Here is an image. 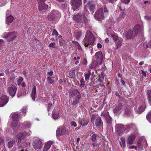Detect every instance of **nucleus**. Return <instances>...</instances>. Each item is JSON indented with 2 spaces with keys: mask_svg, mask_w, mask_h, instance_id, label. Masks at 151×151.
<instances>
[{
  "mask_svg": "<svg viewBox=\"0 0 151 151\" xmlns=\"http://www.w3.org/2000/svg\"><path fill=\"white\" fill-rule=\"evenodd\" d=\"M87 64V61L86 58H84L83 59V62H82V64L84 65H86Z\"/></svg>",
  "mask_w": 151,
  "mask_h": 151,
  "instance_id": "57",
  "label": "nucleus"
},
{
  "mask_svg": "<svg viewBox=\"0 0 151 151\" xmlns=\"http://www.w3.org/2000/svg\"><path fill=\"white\" fill-rule=\"evenodd\" d=\"M124 111L126 115L130 116L132 114V110L131 107L129 106H126L125 109Z\"/></svg>",
  "mask_w": 151,
  "mask_h": 151,
  "instance_id": "27",
  "label": "nucleus"
},
{
  "mask_svg": "<svg viewBox=\"0 0 151 151\" xmlns=\"http://www.w3.org/2000/svg\"><path fill=\"white\" fill-rule=\"evenodd\" d=\"M91 137V140L93 142H96V137H97V135L95 134H93Z\"/></svg>",
  "mask_w": 151,
  "mask_h": 151,
  "instance_id": "42",
  "label": "nucleus"
},
{
  "mask_svg": "<svg viewBox=\"0 0 151 151\" xmlns=\"http://www.w3.org/2000/svg\"><path fill=\"white\" fill-rule=\"evenodd\" d=\"M9 101V97L6 95L1 96L0 98V107H2L6 105Z\"/></svg>",
  "mask_w": 151,
  "mask_h": 151,
  "instance_id": "12",
  "label": "nucleus"
},
{
  "mask_svg": "<svg viewBox=\"0 0 151 151\" xmlns=\"http://www.w3.org/2000/svg\"><path fill=\"white\" fill-rule=\"evenodd\" d=\"M52 116L54 119H58L59 117V111L57 109H54L52 111Z\"/></svg>",
  "mask_w": 151,
  "mask_h": 151,
  "instance_id": "20",
  "label": "nucleus"
},
{
  "mask_svg": "<svg viewBox=\"0 0 151 151\" xmlns=\"http://www.w3.org/2000/svg\"><path fill=\"white\" fill-rule=\"evenodd\" d=\"M73 18L75 21L78 22H85V24L86 23V18L83 14L80 13L75 15L73 17Z\"/></svg>",
  "mask_w": 151,
  "mask_h": 151,
  "instance_id": "7",
  "label": "nucleus"
},
{
  "mask_svg": "<svg viewBox=\"0 0 151 151\" xmlns=\"http://www.w3.org/2000/svg\"><path fill=\"white\" fill-rule=\"evenodd\" d=\"M146 105L144 103L142 105L139 107L137 109H135L136 112L138 114H140L144 111L146 108Z\"/></svg>",
  "mask_w": 151,
  "mask_h": 151,
  "instance_id": "19",
  "label": "nucleus"
},
{
  "mask_svg": "<svg viewBox=\"0 0 151 151\" xmlns=\"http://www.w3.org/2000/svg\"><path fill=\"white\" fill-rule=\"evenodd\" d=\"M95 5L91 3V1H89L86 4H85L84 9L86 11H88V8L89 9L90 12L93 14L94 12V9L95 8Z\"/></svg>",
  "mask_w": 151,
  "mask_h": 151,
  "instance_id": "13",
  "label": "nucleus"
},
{
  "mask_svg": "<svg viewBox=\"0 0 151 151\" xmlns=\"http://www.w3.org/2000/svg\"><path fill=\"white\" fill-rule=\"evenodd\" d=\"M60 17V13L59 11L52 10L49 15L48 16L47 18L50 21H53L54 20L58 19Z\"/></svg>",
  "mask_w": 151,
  "mask_h": 151,
  "instance_id": "4",
  "label": "nucleus"
},
{
  "mask_svg": "<svg viewBox=\"0 0 151 151\" xmlns=\"http://www.w3.org/2000/svg\"><path fill=\"white\" fill-rule=\"evenodd\" d=\"M3 37L5 38H9L8 41H10L14 40L17 36V33L15 32H12L8 33L5 32L3 35Z\"/></svg>",
  "mask_w": 151,
  "mask_h": 151,
  "instance_id": "6",
  "label": "nucleus"
},
{
  "mask_svg": "<svg viewBox=\"0 0 151 151\" xmlns=\"http://www.w3.org/2000/svg\"><path fill=\"white\" fill-rule=\"evenodd\" d=\"M47 80L48 83H49L52 84L54 82V80H53L50 77H49L47 78Z\"/></svg>",
  "mask_w": 151,
  "mask_h": 151,
  "instance_id": "47",
  "label": "nucleus"
},
{
  "mask_svg": "<svg viewBox=\"0 0 151 151\" xmlns=\"http://www.w3.org/2000/svg\"><path fill=\"white\" fill-rule=\"evenodd\" d=\"M95 125L96 127H101L103 126V122L101 118L99 116L96 119L95 122Z\"/></svg>",
  "mask_w": 151,
  "mask_h": 151,
  "instance_id": "22",
  "label": "nucleus"
},
{
  "mask_svg": "<svg viewBox=\"0 0 151 151\" xmlns=\"http://www.w3.org/2000/svg\"><path fill=\"white\" fill-rule=\"evenodd\" d=\"M32 145L35 150L41 148L42 146L41 141L39 139L35 140L33 142Z\"/></svg>",
  "mask_w": 151,
  "mask_h": 151,
  "instance_id": "15",
  "label": "nucleus"
},
{
  "mask_svg": "<svg viewBox=\"0 0 151 151\" xmlns=\"http://www.w3.org/2000/svg\"><path fill=\"white\" fill-rule=\"evenodd\" d=\"M105 13L108 12L106 8L104 7V9L103 8H101L99 9L95 14V18L98 19H103L104 18L103 11Z\"/></svg>",
  "mask_w": 151,
  "mask_h": 151,
  "instance_id": "5",
  "label": "nucleus"
},
{
  "mask_svg": "<svg viewBox=\"0 0 151 151\" xmlns=\"http://www.w3.org/2000/svg\"><path fill=\"white\" fill-rule=\"evenodd\" d=\"M15 143L14 140L10 141L8 143V147L9 148H11Z\"/></svg>",
  "mask_w": 151,
  "mask_h": 151,
  "instance_id": "36",
  "label": "nucleus"
},
{
  "mask_svg": "<svg viewBox=\"0 0 151 151\" xmlns=\"http://www.w3.org/2000/svg\"><path fill=\"white\" fill-rule=\"evenodd\" d=\"M135 137L134 134H131L128 137L127 140V146H130L133 143V141L135 140Z\"/></svg>",
  "mask_w": 151,
  "mask_h": 151,
  "instance_id": "18",
  "label": "nucleus"
},
{
  "mask_svg": "<svg viewBox=\"0 0 151 151\" xmlns=\"http://www.w3.org/2000/svg\"><path fill=\"white\" fill-rule=\"evenodd\" d=\"M89 122V120L87 119L82 118L79 120V122L83 126H86Z\"/></svg>",
  "mask_w": 151,
  "mask_h": 151,
  "instance_id": "24",
  "label": "nucleus"
},
{
  "mask_svg": "<svg viewBox=\"0 0 151 151\" xmlns=\"http://www.w3.org/2000/svg\"><path fill=\"white\" fill-rule=\"evenodd\" d=\"M101 116L102 117H104L105 119L110 116L109 112L107 111H104L102 112Z\"/></svg>",
  "mask_w": 151,
  "mask_h": 151,
  "instance_id": "32",
  "label": "nucleus"
},
{
  "mask_svg": "<svg viewBox=\"0 0 151 151\" xmlns=\"http://www.w3.org/2000/svg\"><path fill=\"white\" fill-rule=\"evenodd\" d=\"M115 94L116 96L118 97L119 99H121L122 98L121 96L119 95L118 91H116L115 93Z\"/></svg>",
  "mask_w": 151,
  "mask_h": 151,
  "instance_id": "61",
  "label": "nucleus"
},
{
  "mask_svg": "<svg viewBox=\"0 0 151 151\" xmlns=\"http://www.w3.org/2000/svg\"><path fill=\"white\" fill-rule=\"evenodd\" d=\"M52 104H48L47 105V110L48 111H49L50 110V109L51 108V107H52Z\"/></svg>",
  "mask_w": 151,
  "mask_h": 151,
  "instance_id": "55",
  "label": "nucleus"
},
{
  "mask_svg": "<svg viewBox=\"0 0 151 151\" xmlns=\"http://www.w3.org/2000/svg\"><path fill=\"white\" fill-rule=\"evenodd\" d=\"M101 145V142L99 143H98L97 142V141L96 142H93L92 143V145L93 147L99 146Z\"/></svg>",
  "mask_w": 151,
  "mask_h": 151,
  "instance_id": "46",
  "label": "nucleus"
},
{
  "mask_svg": "<svg viewBox=\"0 0 151 151\" xmlns=\"http://www.w3.org/2000/svg\"><path fill=\"white\" fill-rule=\"evenodd\" d=\"M66 132L65 128L64 126H61L58 127L56 131V135L57 137L60 136L64 135Z\"/></svg>",
  "mask_w": 151,
  "mask_h": 151,
  "instance_id": "9",
  "label": "nucleus"
},
{
  "mask_svg": "<svg viewBox=\"0 0 151 151\" xmlns=\"http://www.w3.org/2000/svg\"><path fill=\"white\" fill-rule=\"evenodd\" d=\"M111 35L115 42L119 38L115 34H111Z\"/></svg>",
  "mask_w": 151,
  "mask_h": 151,
  "instance_id": "45",
  "label": "nucleus"
},
{
  "mask_svg": "<svg viewBox=\"0 0 151 151\" xmlns=\"http://www.w3.org/2000/svg\"><path fill=\"white\" fill-rule=\"evenodd\" d=\"M143 46L145 49L148 47L151 48V40L148 43H147L146 42L144 43L143 44Z\"/></svg>",
  "mask_w": 151,
  "mask_h": 151,
  "instance_id": "37",
  "label": "nucleus"
},
{
  "mask_svg": "<svg viewBox=\"0 0 151 151\" xmlns=\"http://www.w3.org/2000/svg\"><path fill=\"white\" fill-rule=\"evenodd\" d=\"M21 145V146L22 145H23L24 146H25V148L26 147H30V143L29 142H24L23 143H22L21 144H20Z\"/></svg>",
  "mask_w": 151,
  "mask_h": 151,
  "instance_id": "39",
  "label": "nucleus"
},
{
  "mask_svg": "<svg viewBox=\"0 0 151 151\" xmlns=\"http://www.w3.org/2000/svg\"><path fill=\"white\" fill-rule=\"evenodd\" d=\"M122 0V2L123 3H124L125 4H126L129 3L130 1V0Z\"/></svg>",
  "mask_w": 151,
  "mask_h": 151,
  "instance_id": "62",
  "label": "nucleus"
},
{
  "mask_svg": "<svg viewBox=\"0 0 151 151\" xmlns=\"http://www.w3.org/2000/svg\"><path fill=\"white\" fill-rule=\"evenodd\" d=\"M106 120L107 123L109 125L110 127H111L110 126L111 125L112 122V118L111 117V116H110L109 117L106 119Z\"/></svg>",
  "mask_w": 151,
  "mask_h": 151,
  "instance_id": "38",
  "label": "nucleus"
},
{
  "mask_svg": "<svg viewBox=\"0 0 151 151\" xmlns=\"http://www.w3.org/2000/svg\"><path fill=\"white\" fill-rule=\"evenodd\" d=\"M134 126L132 124H131L129 125H126V129H133V128Z\"/></svg>",
  "mask_w": 151,
  "mask_h": 151,
  "instance_id": "50",
  "label": "nucleus"
},
{
  "mask_svg": "<svg viewBox=\"0 0 151 151\" xmlns=\"http://www.w3.org/2000/svg\"><path fill=\"white\" fill-rule=\"evenodd\" d=\"M75 35L77 38L78 39L82 35V32L81 31L78 30L76 32Z\"/></svg>",
  "mask_w": 151,
  "mask_h": 151,
  "instance_id": "44",
  "label": "nucleus"
},
{
  "mask_svg": "<svg viewBox=\"0 0 151 151\" xmlns=\"http://www.w3.org/2000/svg\"><path fill=\"white\" fill-rule=\"evenodd\" d=\"M95 119V116L94 114H93L91 118V122L93 123L94 122V120Z\"/></svg>",
  "mask_w": 151,
  "mask_h": 151,
  "instance_id": "59",
  "label": "nucleus"
},
{
  "mask_svg": "<svg viewBox=\"0 0 151 151\" xmlns=\"http://www.w3.org/2000/svg\"><path fill=\"white\" fill-rule=\"evenodd\" d=\"M55 43L54 42H51L49 45V46L50 47H52L53 48L55 47Z\"/></svg>",
  "mask_w": 151,
  "mask_h": 151,
  "instance_id": "60",
  "label": "nucleus"
},
{
  "mask_svg": "<svg viewBox=\"0 0 151 151\" xmlns=\"http://www.w3.org/2000/svg\"><path fill=\"white\" fill-rule=\"evenodd\" d=\"M47 74L50 76H52L53 74V72L52 71H51L50 72H47Z\"/></svg>",
  "mask_w": 151,
  "mask_h": 151,
  "instance_id": "64",
  "label": "nucleus"
},
{
  "mask_svg": "<svg viewBox=\"0 0 151 151\" xmlns=\"http://www.w3.org/2000/svg\"><path fill=\"white\" fill-rule=\"evenodd\" d=\"M98 65L97 62L96 61H93L90 65L89 68L90 69H93L95 68Z\"/></svg>",
  "mask_w": 151,
  "mask_h": 151,
  "instance_id": "30",
  "label": "nucleus"
},
{
  "mask_svg": "<svg viewBox=\"0 0 151 151\" xmlns=\"http://www.w3.org/2000/svg\"><path fill=\"white\" fill-rule=\"evenodd\" d=\"M17 89V87L15 85H13L8 88L7 92L12 98H13L15 96Z\"/></svg>",
  "mask_w": 151,
  "mask_h": 151,
  "instance_id": "10",
  "label": "nucleus"
},
{
  "mask_svg": "<svg viewBox=\"0 0 151 151\" xmlns=\"http://www.w3.org/2000/svg\"><path fill=\"white\" fill-rule=\"evenodd\" d=\"M36 86H35L32 88V90L31 93V97L32 98V100L33 101H35V100L36 97Z\"/></svg>",
  "mask_w": 151,
  "mask_h": 151,
  "instance_id": "26",
  "label": "nucleus"
},
{
  "mask_svg": "<svg viewBox=\"0 0 151 151\" xmlns=\"http://www.w3.org/2000/svg\"><path fill=\"white\" fill-rule=\"evenodd\" d=\"M115 129L119 135H121L124 133L126 129L124 127L122 124H117L115 125Z\"/></svg>",
  "mask_w": 151,
  "mask_h": 151,
  "instance_id": "11",
  "label": "nucleus"
},
{
  "mask_svg": "<svg viewBox=\"0 0 151 151\" xmlns=\"http://www.w3.org/2000/svg\"><path fill=\"white\" fill-rule=\"evenodd\" d=\"M14 122V120H12V121L11 123V125L12 127H16V126H17L18 124V122L19 121H18V120H17V122H14Z\"/></svg>",
  "mask_w": 151,
  "mask_h": 151,
  "instance_id": "48",
  "label": "nucleus"
},
{
  "mask_svg": "<svg viewBox=\"0 0 151 151\" xmlns=\"http://www.w3.org/2000/svg\"><path fill=\"white\" fill-rule=\"evenodd\" d=\"M95 55L96 60L98 61L99 63L101 65L104 58L102 53L101 51H98L96 53Z\"/></svg>",
  "mask_w": 151,
  "mask_h": 151,
  "instance_id": "17",
  "label": "nucleus"
},
{
  "mask_svg": "<svg viewBox=\"0 0 151 151\" xmlns=\"http://www.w3.org/2000/svg\"><path fill=\"white\" fill-rule=\"evenodd\" d=\"M144 19L147 20H151V16H144Z\"/></svg>",
  "mask_w": 151,
  "mask_h": 151,
  "instance_id": "54",
  "label": "nucleus"
},
{
  "mask_svg": "<svg viewBox=\"0 0 151 151\" xmlns=\"http://www.w3.org/2000/svg\"><path fill=\"white\" fill-rule=\"evenodd\" d=\"M61 7L63 9H65L67 8V5L65 4H63L62 5Z\"/></svg>",
  "mask_w": 151,
  "mask_h": 151,
  "instance_id": "63",
  "label": "nucleus"
},
{
  "mask_svg": "<svg viewBox=\"0 0 151 151\" xmlns=\"http://www.w3.org/2000/svg\"><path fill=\"white\" fill-rule=\"evenodd\" d=\"M122 104L121 103H119L113 109V111L114 113L117 114L121 113L122 110Z\"/></svg>",
  "mask_w": 151,
  "mask_h": 151,
  "instance_id": "16",
  "label": "nucleus"
},
{
  "mask_svg": "<svg viewBox=\"0 0 151 151\" xmlns=\"http://www.w3.org/2000/svg\"><path fill=\"white\" fill-rule=\"evenodd\" d=\"M24 126L28 128H30V127L31 124L29 122H24Z\"/></svg>",
  "mask_w": 151,
  "mask_h": 151,
  "instance_id": "51",
  "label": "nucleus"
},
{
  "mask_svg": "<svg viewBox=\"0 0 151 151\" xmlns=\"http://www.w3.org/2000/svg\"><path fill=\"white\" fill-rule=\"evenodd\" d=\"M14 19L13 17L11 15H10L6 17V23L8 24H9L11 23L12 22Z\"/></svg>",
  "mask_w": 151,
  "mask_h": 151,
  "instance_id": "29",
  "label": "nucleus"
},
{
  "mask_svg": "<svg viewBox=\"0 0 151 151\" xmlns=\"http://www.w3.org/2000/svg\"><path fill=\"white\" fill-rule=\"evenodd\" d=\"M46 0H39L38 1V8L40 11L44 9H46L48 7V5L46 4L45 2Z\"/></svg>",
  "mask_w": 151,
  "mask_h": 151,
  "instance_id": "14",
  "label": "nucleus"
},
{
  "mask_svg": "<svg viewBox=\"0 0 151 151\" xmlns=\"http://www.w3.org/2000/svg\"><path fill=\"white\" fill-rule=\"evenodd\" d=\"M75 91L76 92V94L77 95V96L75 100L79 102L81 99V96L80 94V92L78 91L77 90H76Z\"/></svg>",
  "mask_w": 151,
  "mask_h": 151,
  "instance_id": "34",
  "label": "nucleus"
},
{
  "mask_svg": "<svg viewBox=\"0 0 151 151\" xmlns=\"http://www.w3.org/2000/svg\"><path fill=\"white\" fill-rule=\"evenodd\" d=\"M91 74V70H89L88 71V73H85L84 76L85 80L88 82V80L89 79L90 75Z\"/></svg>",
  "mask_w": 151,
  "mask_h": 151,
  "instance_id": "35",
  "label": "nucleus"
},
{
  "mask_svg": "<svg viewBox=\"0 0 151 151\" xmlns=\"http://www.w3.org/2000/svg\"><path fill=\"white\" fill-rule=\"evenodd\" d=\"M52 144V141H48L44 146L43 151H47L50 149Z\"/></svg>",
  "mask_w": 151,
  "mask_h": 151,
  "instance_id": "25",
  "label": "nucleus"
},
{
  "mask_svg": "<svg viewBox=\"0 0 151 151\" xmlns=\"http://www.w3.org/2000/svg\"><path fill=\"white\" fill-rule=\"evenodd\" d=\"M72 8L73 11L77 10L81 5V0H71Z\"/></svg>",
  "mask_w": 151,
  "mask_h": 151,
  "instance_id": "8",
  "label": "nucleus"
},
{
  "mask_svg": "<svg viewBox=\"0 0 151 151\" xmlns=\"http://www.w3.org/2000/svg\"><path fill=\"white\" fill-rule=\"evenodd\" d=\"M94 39L91 32L87 31L86 36L83 41V43L86 47H91L93 45Z\"/></svg>",
  "mask_w": 151,
  "mask_h": 151,
  "instance_id": "2",
  "label": "nucleus"
},
{
  "mask_svg": "<svg viewBox=\"0 0 151 151\" xmlns=\"http://www.w3.org/2000/svg\"><path fill=\"white\" fill-rule=\"evenodd\" d=\"M134 33L131 30H129L125 33V35L127 39H130L133 36L137 35L138 34H142L143 32V26L139 24L136 25L133 28Z\"/></svg>",
  "mask_w": 151,
  "mask_h": 151,
  "instance_id": "1",
  "label": "nucleus"
},
{
  "mask_svg": "<svg viewBox=\"0 0 151 151\" xmlns=\"http://www.w3.org/2000/svg\"><path fill=\"white\" fill-rule=\"evenodd\" d=\"M70 125L71 126H73L75 127L77 126V124L76 122L74 121L72 122H71Z\"/></svg>",
  "mask_w": 151,
  "mask_h": 151,
  "instance_id": "56",
  "label": "nucleus"
},
{
  "mask_svg": "<svg viewBox=\"0 0 151 151\" xmlns=\"http://www.w3.org/2000/svg\"><path fill=\"white\" fill-rule=\"evenodd\" d=\"M120 144L121 147L124 148L126 147V139L124 137H122L120 139Z\"/></svg>",
  "mask_w": 151,
  "mask_h": 151,
  "instance_id": "28",
  "label": "nucleus"
},
{
  "mask_svg": "<svg viewBox=\"0 0 151 151\" xmlns=\"http://www.w3.org/2000/svg\"><path fill=\"white\" fill-rule=\"evenodd\" d=\"M137 146L140 149H141L142 148V142L141 140H138L137 141Z\"/></svg>",
  "mask_w": 151,
  "mask_h": 151,
  "instance_id": "49",
  "label": "nucleus"
},
{
  "mask_svg": "<svg viewBox=\"0 0 151 151\" xmlns=\"http://www.w3.org/2000/svg\"><path fill=\"white\" fill-rule=\"evenodd\" d=\"M16 77L14 73H13L12 74V76L9 79L11 81H13L15 79Z\"/></svg>",
  "mask_w": 151,
  "mask_h": 151,
  "instance_id": "52",
  "label": "nucleus"
},
{
  "mask_svg": "<svg viewBox=\"0 0 151 151\" xmlns=\"http://www.w3.org/2000/svg\"><path fill=\"white\" fill-rule=\"evenodd\" d=\"M147 95L149 104L151 105V90H147Z\"/></svg>",
  "mask_w": 151,
  "mask_h": 151,
  "instance_id": "31",
  "label": "nucleus"
},
{
  "mask_svg": "<svg viewBox=\"0 0 151 151\" xmlns=\"http://www.w3.org/2000/svg\"><path fill=\"white\" fill-rule=\"evenodd\" d=\"M27 110V106H24L23 107L21 111V116H24L26 115V112Z\"/></svg>",
  "mask_w": 151,
  "mask_h": 151,
  "instance_id": "33",
  "label": "nucleus"
},
{
  "mask_svg": "<svg viewBox=\"0 0 151 151\" xmlns=\"http://www.w3.org/2000/svg\"><path fill=\"white\" fill-rule=\"evenodd\" d=\"M146 118L148 121L151 123V111L147 114Z\"/></svg>",
  "mask_w": 151,
  "mask_h": 151,
  "instance_id": "43",
  "label": "nucleus"
},
{
  "mask_svg": "<svg viewBox=\"0 0 151 151\" xmlns=\"http://www.w3.org/2000/svg\"><path fill=\"white\" fill-rule=\"evenodd\" d=\"M32 133V132L29 130L28 132H22L19 133L17 135L15 138L17 142V145L19 149L24 148L25 147V145H22L21 146V145H20L21 141L22 140L24 139L26 136H29Z\"/></svg>",
  "mask_w": 151,
  "mask_h": 151,
  "instance_id": "3",
  "label": "nucleus"
},
{
  "mask_svg": "<svg viewBox=\"0 0 151 151\" xmlns=\"http://www.w3.org/2000/svg\"><path fill=\"white\" fill-rule=\"evenodd\" d=\"M70 77L71 78H74L75 77V73L74 70H72L69 72Z\"/></svg>",
  "mask_w": 151,
  "mask_h": 151,
  "instance_id": "41",
  "label": "nucleus"
},
{
  "mask_svg": "<svg viewBox=\"0 0 151 151\" xmlns=\"http://www.w3.org/2000/svg\"><path fill=\"white\" fill-rule=\"evenodd\" d=\"M23 78L22 77H20L17 80V83L18 86H20L22 82L23 81Z\"/></svg>",
  "mask_w": 151,
  "mask_h": 151,
  "instance_id": "40",
  "label": "nucleus"
},
{
  "mask_svg": "<svg viewBox=\"0 0 151 151\" xmlns=\"http://www.w3.org/2000/svg\"><path fill=\"white\" fill-rule=\"evenodd\" d=\"M52 35H55L56 36H57L58 35V33L55 29H54L52 30Z\"/></svg>",
  "mask_w": 151,
  "mask_h": 151,
  "instance_id": "53",
  "label": "nucleus"
},
{
  "mask_svg": "<svg viewBox=\"0 0 151 151\" xmlns=\"http://www.w3.org/2000/svg\"><path fill=\"white\" fill-rule=\"evenodd\" d=\"M21 115L20 113L18 112H14L12 114V120H14V122H17V120L19 121V117Z\"/></svg>",
  "mask_w": 151,
  "mask_h": 151,
  "instance_id": "21",
  "label": "nucleus"
},
{
  "mask_svg": "<svg viewBox=\"0 0 151 151\" xmlns=\"http://www.w3.org/2000/svg\"><path fill=\"white\" fill-rule=\"evenodd\" d=\"M122 42L123 40L122 38H118V39L115 42L116 46V47L115 48V50L117 49L119 47H120L122 45Z\"/></svg>",
  "mask_w": 151,
  "mask_h": 151,
  "instance_id": "23",
  "label": "nucleus"
},
{
  "mask_svg": "<svg viewBox=\"0 0 151 151\" xmlns=\"http://www.w3.org/2000/svg\"><path fill=\"white\" fill-rule=\"evenodd\" d=\"M5 72L6 75H8L10 73L9 69V68H6L5 71Z\"/></svg>",
  "mask_w": 151,
  "mask_h": 151,
  "instance_id": "58",
  "label": "nucleus"
}]
</instances>
